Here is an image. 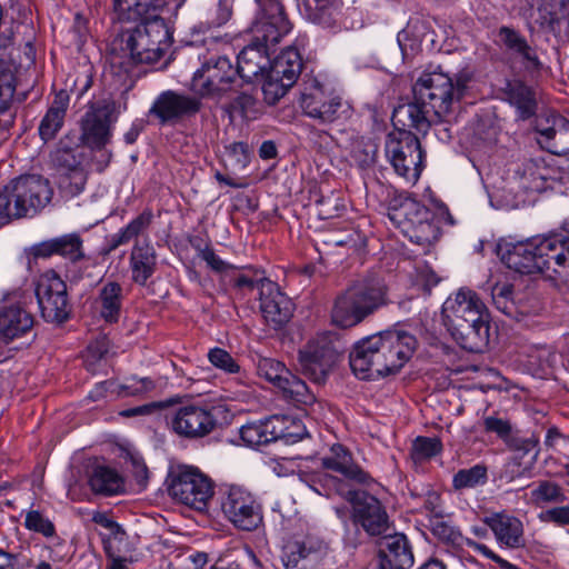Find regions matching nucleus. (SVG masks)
<instances>
[{"label":"nucleus","instance_id":"1","mask_svg":"<svg viewBox=\"0 0 569 569\" xmlns=\"http://www.w3.org/2000/svg\"><path fill=\"white\" fill-rule=\"evenodd\" d=\"M186 0H113L120 20L141 23L116 38L110 50V66L116 73H130L139 63L158 62L172 44L168 23Z\"/></svg>","mask_w":569,"mask_h":569},{"label":"nucleus","instance_id":"2","mask_svg":"<svg viewBox=\"0 0 569 569\" xmlns=\"http://www.w3.org/2000/svg\"><path fill=\"white\" fill-rule=\"evenodd\" d=\"M469 81L467 73H459L453 82L443 72H423L413 84V100L393 110V124L426 134L433 123L451 113Z\"/></svg>","mask_w":569,"mask_h":569},{"label":"nucleus","instance_id":"3","mask_svg":"<svg viewBox=\"0 0 569 569\" xmlns=\"http://www.w3.org/2000/svg\"><path fill=\"white\" fill-rule=\"evenodd\" d=\"M418 340L409 331L389 329L358 341L350 353V367L362 380L398 373L412 358Z\"/></svg>","mask_w":569,"mask_h":569},{"label":"nucleus","instance_id":"4","mask_svg":"<svg viewBox=\"0 0 569 569\" xmlns=\"http://www.w3.org/2000/svg\"><path fill=\"white\" fill-rule=\"evenodd\" d=\"M259 7L249 28L250 42L238 54L237 71L247 82L264 74L270 68V49L292 30L279 0H256Z\"/></svg>","mask_w":569,"mask_h":569},{"label":"nucleus","instance_id":"5","mask_svg":"<svg viewBox=\"0 0 569 569\" xmlns=\"http://www.w3.org/2000/svg\"><path fill=\"white\" fill-rule=\"evenodd\" d=\"M443 321L452 338L466 350L482 351L489 343V315L479 296L461 288L442 307Z\"/></svg>","mask_w":569,"mask_h":569},{"label":"nucleus","instance_id":"6","mask_svg":"<svg viewBox=\"0 0 569 569\" xmlns=\"http://www.w3.org/2000/svg\"><path fill=\"white\" fill-rule=\"evenodd\" d=\"M310 488L320 496H340L351 503L352 518L370 536L385 535L389 529V518L382 503L366 491L356 490L352 485L338 477L322 472L313 476Z\"/></svg>","mask_w":569,"mask_h":569},{"label":"nucleus","instance_id":"7","mask_svg":"<svg viewBox=\"0 0 569 569\" xmlns=\"http://www.w3.org/2000/svg\"><path fill=\"white\" fill-rule=\"evenodd\" d=\"M388 287L369 276L352 282L340 293L331 309V322L342 329L353 328L389 305Z\"/></svg>","mask_w":569,"mask_h":569},{"label":"nucleus","instance_id":"8","mask_svg":"<svg viewBox=\"0 0 569 569\" xmlns=\"http://www.w3.org/2000/svg\"><path fill=\"white\" fill-rule=\"evenodd\" d=\"M408 127L387 136L385 152L395 172L409 183H416L425 167V152L417 136Z\"/></svg>","mask_w":569,"mask_h":569},{"label":"nucleus","instance_id":"9","mask_svg":"<svg viewBox=\"0 0 569 569\" xmlns=\"http://www.w3.org/2000/svg\"><path fill=\"white\" fill-rule=\"evenodd\" d=\"M389 218L413 243L427 247L439 238V228L433 222L432 212L415 199L406 198L389 212Z\"/></svg>","mask_w":569,"mask_h":569},{"label":"nucleus","instance_id":"10","mask_svg":"<svg viewBox=\"0 0 569 569\" xmlns=\"http://www.w3.org/2000/svg\"><path fill=\"white\" fill-rule=\"evenodd\" d=\"M169 493L187 507L204 511L213 498L214 483L199 468L181 466L172 476Z\"/></svg>","mask_w":569,"mask_h":569},{"label":"nucleus","instance_id":"11","mask_svg":"<svg viewBox=\"0 0 569 569\" xmlns=\"http://www.w3.org/2000/svg\"><path fill=\"white\" fill-rule=\"evenodd\" d=\"M341 352L342 343L337 335L323 332L299 351V363L307 377L321 383L338 362Z\"/></svg>","mask_w":569,"mask_h":569},{"label":"nucleus","instance_id":"12","mask_svg":"<svg viewBox=\"0 0 569 569\" xmlns=\"http://www.w3.org/2000/svg\"><path fill=\"white\" fill-rule=\"evenodd\" d=\"M341 352L342 343L337 335L323 332L299 351V363L307 377L321 383L338 362Z\"/></svg>","mask_w":569,"mask_h":569},{"label":"nucleus","instance_id":"13","mask_svg":"<svg viewBox=\"0 0 569 569\" xmlns=\"http://www.w3.org/2000/svg\"><path fill=\"white\" fill-rule=\"evenodd\" d=\"M341 352L342 343L337 335L323 332L299 351V363L307 377L321 383L338 362Z\"/></svg>","mask_w":569,"mask_h":569},{"label":"nucleus","instance_id":"14","mask_svg":"<svg viewBox=\"0 0 569 569\" xmlns=\"http://www.w3.org/2000/svg\"><path fill=\"white\" fill-rule=\"evenodd\" d=\"M539 274L555 286H569V233L538 238Z\"/></svg>","mask_w":569,"mask_h":569},{"label":"nucleus","instance_id":"15","mask_svg":"<svg viewBox=\"0 0 569 569\" xmlns=\"http://www.w3.org/2000/svg\"><path fill=\"white\" fill-rule=\"evenodd\" d=\"M220 505L224 518L239 530H256L263 521L261 503L243 487L227 486Z\"/></svg>","mask_w":569,"mask_h":569},{"label":"nucleus","instance_id":"16","mask_svg":"<svg viewBox=\"0 0 569 569\" xmlns=\"http://www.w3.org/2000/svg\"><path fill=\"white\" fill-rule=\"evenodd\" d=\"M300 107L307 117L326 124L341 117L343 103L328 81L312 77L305 82Z\"/></svg>","mask_w":569,"mask_h":569},{"label":"nucleus","instance_id":"17","mask_svg":"<svg viewBox=\"0 0 569 569\" xmlns=\"http://www.w3.org/2000/svg\"><path fill=\"white\" fill-rule=\"evenodd\" d=\"M238 84V71L226 56L207 59L192 79L193 89L202 96H220Z\"/></svg>","mask_w":569,"mask_h":569},{"label":"nucleus","instance_id":"18","mask_svg":"<svg viewBox=\"0 0 569 569\" xmlns=\"http://www.w3.org/2000/svg\"><path fill=\"white\" fill-rule=\"evenodd\" d=\"M36 296L41 315L47 321L62 322L68 319L70 305L67 284L54 270H47L40 274Z\"/></svg>","mask_w":569,"mask_h":569},{"label":"nucleus","instance_id":"19","mask_svg":"<svg viewBox=\"0 0 569 569\" xmlns=\"http://www.w3.org/2000/svg\"><path fill=\"white\" fill-rule=\"evenodd\" d=\"M8 187L12 193L16 209H19L14 212L22 217L44 208L53 194L49 181L38 174L21 176Z\"/></svg>","mask_w":569,"mask_h":569},{"label":"nucleus","instance_id":"20","mask_svg":"<svg viewBox=\"0 0 569 569\" xmlns=\"http://www.w3.org/2000/svg\"><path fill=\"white\" fill-rule=\"evenodd\" d=\"M114 103L101 100L92 103L81 121V139L91 149L101 150L110 141Z\"/></svg>","mask_w":569,"mask_h":569},{"label":"nucleus","instance_id":"21","mask_svg":"<svg viewBox=\"0 0 569 569\" xmlns=\"http://www.w3.org/2000/svg\"><path fill=\"white\" fill-rule=\"evenodd\" d=\"M200 107L201 102L198 98L167 90L156 98L149 113L154 116L161 124L174 123L184 117L196 114Z\"/></svg>","mask_w":569,"mask_h":569},{"label":"nucleus","instance_id":"22","mask_svg":"<svg viewBox=\"0 0 569 569\" xmlns=\"http://www.w3.org/2000/svg\"><path fill=\"white\" fill-rule=\"evenodd\" d=\"M260 310L268 325L274 329L284 326L293 315L291 299L281 292L273 281H262L260 286Z\"/></svg>","mask_w":569,"mask_h":569},{"label":"nucleus","instance_id":"23","mask_svg":"<svg viewBox=\"0 0 569 569\" xmlns=\"http://www.w3.org/2000/svg\"><path fill=\"white\" fill-rule=\"evenodd\" d=\"M216 426L211 412L200 406H183L171 418L176 433L186 438H201L209 435Z\"/></svg>","mask_w":569,"mask_h":569},{"label":"nucleus","instance_id":"24","mask_svg":"<svg viewBox=\"0 0 569 569\" xmlns=\"http://www.w3.org/2000/svg\"><path fill=\"white\" fill-rule=\"evenodd\" d=\"M321 466L325 469L343 476V481L370 486L373 478L353 461L351 451L341 443H333L321 457Z\"/></svg>","mask_w":569,"mask_h":569},{"label":"nucleus","instance_id":"25","mask_svg":"<svg viewBox=\"0 0 569 569\" xmlns=\"http://www.w3.org/2000/svg\"><path fill=\"white\" fill-rule=\"evenodd\" d=\"M500 259L509 269L522 274H539L538 238L499 248Z\"/></svg>","mask_w":569,"mask_h":569},{"label":"nucleus","instance_id":"26","mask_svg":"<svg viewBox=\"0 0 569 569\" xmlns=\"http://www.w3.org/2000/svg\"><path fill=\"white\" fill-rule=\"evenodd\" d=\"M431 532L439 540L452 547L467 545L483 557L495 561L502 569H519L516 565L498 556L488 546L476 542L472 539L465 538L458 528L443 520L441 517L431 520Z\"/></svg>","mask_w":569,"mask_h":569},{"label":"nucleus","instance_id":"27","mask_svg":"<svg viewBox=\"0 0 569 569\" xmlns=\"http://www.w3.org/2000/svg\"><path fill=\"white\" fill-rule=\"evenodd\" d=\"M483 523L492 531L497 543L507 549L525 546L522 521L506 511L493 512L483 518Z\"/></svg>","mask_w":569,"mask_h":569},{"label":"nucleus","instance_id":"28","mask_svg":"<svg viewBox=\"0 0 569 569\" xmlns=\"http://www.w3.org/2000/svg\"><path fill=\"white\" fill-rule=\"evenodd\" d=\"M535 131L541 148L552 154L569 158V120L556 117L546 124L538 123Z\"/></svg>","mask_w":569,"mask_h":569},{"label":"nucleus","instance_id":"29","mask_svg":"<svg viewBox=\"0 0 569 569\" xmlns=\"http://www.w3.org/2000/svg\"><path fill=\"white\" fill-rule=\"evenodd\" d=\"M131 280L144 287L158 269V254L150 239L136 241L129 257Z\"/></svg>","mask_w":569,"mask_h":569},{"label":"nucleus","instance_id":"30","mask_svg":"<svg viewBox=\"0 0 569 569\" xmlns=\"http://www.w3.org/2000/svg\"><path fill=\"white\" fill-rule=\"evenodd\" d=\"M70 104V94L61 89L54 93L47 111L38 126V133L43 142L56 139L64 124V119Z\"/></svg>","mask_w":569,"mask_h":569},{"label":"nucleus","instance_id":"31","mask_svg":"<svg viewBox=\"0 0 569 569\" xmlns=\"http://www.w3.org/2000/svg\"><path fill=\"white\" fill-rule=\"evenodd\" d=\"M32 315L20 306H9L0 310V340L12 341L28 333L33 327Z\"/></svg>","mask_w":569,"mask_h":569},{"label":"nucleus","instance_id":"32","mask_svg":"<svg viewBox=\"0 0 569 569\" xmlns=\"http://www.w3.org/2000/svg\"><path fill=\"white\" fill-rule=\"evenodd\" d=\"M536 13L540 29L560 33L562 24L569 26V0H537Z\"/></svg>","mask_w":569,"mask_h":569},{"label":"nucleus","instance_id":"33","mask_svg":"<svg viewBox=\"0 0 569 569\" xmlns=\"http://www.w3.org/2000/svg\"><path fill=\"white\" fill-rule=\"evenodd\" d=\"M499 42L507 50L521 59L527 69L540 70L542 63L538 57L536 48L531 47L527 39L516 29L502 26L498 30Z\"/></svg>","mask_w":569,"mask_h":569},{"label":"nucleus","instance_id":"34","mask_svg":"<svg viewBox=\"0 0 569 569\" xmlns=\"http://www.w3.org/2000/svg\"><path fill=\"white\" fill-rule=\"evenodd\" d=\"M505 94L509 104L516 109L517 119L526 121L536 116L538 100L532 87L520 80L509 81Z\"/></svg>","mask_w":569,"mask_h":569},{"label":"nucleus","instance_id":"35","mask_svg":"<svg viewBox=\"0 0 569 569\" xmlns=\"http://www.w3.org/2000/svg\"><path fill=\"white\" fill-rule=\"evenodd\" d=\"M123 300L122 286L117 281H107L100 287L94 305L106 322L117 323L120 319Z\"/></svg>","mask_w":569,"mask_h":569},{"label":"nucleus","instance_id":"36","mask_svg":"<svg viewBox=\"0 0 569 569\" xmlns=\"http://www.w3.org/2000/svg\"><path fill=\"white\" fill-rule=\"evenodd\" d=\"M415 558L405 535H395L387 539L386 548L381 551V569H410Z\"/></svg>","mask_w":569,"mask_h":569},{"label":"nucleus","instance_id":"37","mask_svg":"<svg viewBox=\"0 0 569 569\" xmlns=\"http://www.w3.org/2000/svg\"><path fill=\"white\" fill-rule=\"evenodd\" d=\"M278 417H269L259 421H250L239 429L242 442L251 448L267 445L282 436V430L277 428Z\"/></svg>","mask_w":569,"mask_h":569},{"label":"nucleus","instance_id":"38","mask_svg":"<svg viewBox=\"0 0 569 569\" xmlns=\"http://www.w3.org/2000/svg\"><path fill=\"white\" fill-rule=\"evenodd\" d=\"M300 12L310 21L331 28L340 14V0H298Z\"/></svg>","mask_w":569,"mask_h":569},{"label":"nucleus","instance_id":"39","mask_svg":"<svg viewBox=\"0 0 569 569\" xmlns=\"http://www.w3.org/2000/svg\"><path fill=\"white\" fill-rule=\"evenodd\" d=\"M326 549L327 545L322 540L307 536L302 540L288 541L283 546L281 560L286 568H296L301 560Z\"/></svg>","mask_w":569,"mask_h":569},{"label":"nucleus","instance_id":"40","mask_svg":"<svg viewBox=\"0 0 569 569\" xmlns=\"http://www.w3.org/2000/svg\"><path fill=\"white\" fill-rule=\"evenodd\" d=\"M153 214L150 210L142 211L127 226L111 234L107 240L106 253L114 251L120 246L129 243L132 239L143 234L152 222Z\"/></svg>","mask_w":569,"mask_h":569},{"label":"nucleus","instance_id":"41","mask_svg":"<svg viewBox=\"0 0 569 569\" xmlns=\"http://www.w3.org/2000/svg\"><path fill=\"white\" fill-rule=\"evenodd\" d=\"M302 57L297 48L288 47L272 62L270 68L277 77L284 78L288 83H296L302 71Z\"/></svg>","mask_w":569,"mask_h":569},{"label":"nucleus","instance_id":"42","mask_svg":"<svg viewBox=\"0 0 569 569\" xmlns=\"http://www.w3.org/2000/svg\"><path fill=\"white\" fill-rule=\"evenodd\" d=\"M351 161L360 169H367L375 164L378 154V144L370 138L350 136L349 144L345 147Z\"/></svg>","mask_w":569,"mask_h":569},{"label":"nucleus","instance_id":"43","mask_svg":"<svg viewBox=\"0 0 569 569\" xmlns=\"http://www.w3.org/2000/svg\"><path fill=\"white\" fill-rule=\"evenodd\" d=\"M89 485L97 493L112 496L121 491L123 481L114 469L97 466L89 477Z\"/></svg>","mask_w":569,"mask_h":569},{"label":"nucleus","instance_id":"44","mask_svg":"<svg viewBox=\"0 0 569 569\" xmlns=\"http://www.w3.org/2000/svg\"><path fill=\"white\" fill-rule=\"evenodd\" d=\"M277 387L282 390L286 397L297 403L308 406L316 401L315 395L309 390L306 382L288 369Z\"/></svg>","mask_w":569,"mask_h":569},{"label":"nucleus","instance_id":"45","mask_svg":"<svg viewBox=\"0 0 569 569\" xmlns=\"http://www.w3.org/2000/svg\"><path fill=\"white\" fill-rule=\"evenodd\" d=\"M550 169L547 168L543 161L530 160L525 164L523 173L521 177L522 187L531 192H541L547 188L549 180Z\"/></svg>","mask_w":569,"mask_h":569},{"label":"nucleus","instance_id":"46","mask_svg":"<svg viewBox=\"0 0 569 569\" xmlns=\"http://www.w3.org/2000/svg\"><path fill=\"white\" fill-rule=\"evenodd\" d=\"M536 442L531 440L526 441V448H528L530 445H535ZM526 451L523 452H516L505 465L500 473V478L506 480V482H512L516 479L520 478H528L531 476V470L533 467L535 458L531 459L529 462H523L522 458L526 455Z\"/></svg>","mask_w":569,"mask_h":569},{"label":"nucleus","instance_id":"47","mask_svg":"<svg viewBox=\"0 0 569 569\" xmlns=\"http://www.w3.org/2000/svg\"><path fill=\"white\" fill-rule=\"evenodd\" d=\"M441 450L442 445L438 438L418 437L412 442L410 458L416 466H420L439 455Z\"/></svg>","mask_w":569,"mask_h":569},{"label":"nucleus","instance_id":"48","mask_svg":"<svg viewBox=\"0 0 569 569\" xmlns=\"http://www.w3.org/2000/svg\"><path fill=\"white\" fill-rule=\"evenodd\" d=\"M487 468L476 465L468 469H460L452 478V487L456 490L471 489L487 482Z\"/></svg>","mask_w":569,"mask_h":569},{"label":"nucleus","instance_id":"49","mask_svg":"<svg viewBox=\"0 0 569 569\" xmlns=\"http://www.w3.org/2000/svg\"><path fill=\"white\" fill-rule=\"evenodd\" d=\"M293 84L288 83L284 78L277 77L272 71L268 70L262 83L264 101L269 104H274Z\"/></svg>","mask_w":569,"mask_h":569},{"label":"nucleus","instance_id":"50","mask_svg":"<svg viewBox=\"0 0 569 569\" xmlns=\"http://www.w3.org/2000/svg\"><path fill=\"white\" fill-rule=\"evenodd\" d=\"M232 0H219L217 8V17L212 22H199L191 29L192 37H200L210 33L212 26L220 27L227 23L232 16Z\"/></svg>","mask_w":569,"mask_h":569},{"label":"nucleus","instance_id":"51","mask_svg":"<svg viewBox=\"0 0 569 569\" xmlns=\"http://www.w3.org/2000/svg\"><path fill=\"white\" fill-rule=\"evenodd\" d=\"M58 254L76 262L84 258L82 240L76 233L64 234L56 238Z\"/></svg>","mask_w":569,"mask_h":569},{"label":"nucleus","instance_id":"52","mask_svg":"<svg viewBox=\"0 0 569 569\" xmlns=\"http://www.w3.org/2000/svg\"><path fill=\"white\" fill-rule=\"evenodd\" d=\"M230 281L234 289L240 291H252L254 288L260 290L262 281L270 280L262 277V274L257 270L248 269L247 272H234Z\"/></svg>","mask_w":569,"mask_h":569},{"label":"nucleus","instance_id":"53","mask_svg":"<svg viewBox=\"0 0 569 569\" xmlns=\"http://www.w3.org/2000/svg\"><path fill=\"white\" fill-rule=\"evenodd\" d=\"M16 78L11 72L0 73V113L11 109L14 103Z\"/></svg>","mask_w":569,"mask_h":569},{"label":"nucleus","instance_id":"54","mask_svg":"<svg viewBox=\"0 0 569 569\" xmlns=\"http://www.w3.org/2000/svg\"><path fill=\"white\" fill-rule=\"evenodd\" d=\"M24 526L27 529L41 533L47 538L56 535L52 521L42 516L38 510H31L26 515Z\"/></svg>","mask_w":569,"mask_h":569},{"label":"nucleus","instance_id":"55","mask_svg":"<svg viewBox=\"0 0 569 569\" xmlns=\"http://www.w3.org/2000/svg\"><path fill=\"white\" fill-rule=\"evenodd\" d=\"M208 359L212 366L227 373H238L240 371L238 362L227 350L222 348L216 347L210 349L208 352Z\"/></svg>","mask_w":569,"mask_h":569},{"label":"nucleus","instance_id":"56","mask_svg":"<svg viewBox=\"0 0 569 569\" xmlns=\"http://www.w3.org/2000/svg\"><path fill=\"white\" fill-rule=\"evenodd\" d=\"M562 499L563 495L561 488L550 481H541L538 487L531 491V500L537 505L560 501Z\"/></svg>","mask_w":569,"mask_h":569},{"label":"nucleus","instance_id":"57","mask_svg":"<svg viewBox=\"0 0 569 569\" xmlns=\"http://www.w3.org/2000/svg\"><path fill=\"white\" fill-rule=\"evenodd\" d=\"M110 342L106 336L100 335L87 348L86 365L88 370L94 371L96 363L109 351Z\"/></svg>","mask_w":569,"mask_h":569},{"label":"nucleus","instance_id":"58","mask_svg":"<svg viewBox=\"0 0 569 569\" xmlns=\"http://www.w3.org/2000/svg\"><path fill=\"white\" fill-rule=\"evenodd\" d=\"M287 368L283 363L271 358H262L258 362V373L266 380L277 386L286 373Z\"/></svg>","mask_w":569,"mask_h":569},{"label":"nucleus","instance_id":"59","mask_svg":"<svg viewBox=\"0 0 569 569\" xmlns=\"http://www.w3.org/2000/svg\"><path fill=\"white\" fill-rule=\"evenodd\" d=\"M419 20H410L406 28L398 32L397 42L401 49L402 54H407L409 50L418 49L421 39L416 34Z\"/></svg>","mask_w":569,"mask_h":569},{"label":"nucleus","instance_id":"60","mask_svg":"<svg viewBox=\"0 0 569 569\" xmlns=\"http://www.w3.org/2000/svg\"><path fill=\"white\" fill-rule=\"evenodd\" d=\"M52 162L57 168L63 170L66 174L82 167L81 160L71 149H58L52 154Z\"/></svg>","mask_w":569,"mask_h":569},{"label":"nucleus","instance_id":"61","mask_svg":"<svg viewBox=\"0 0 569 569\" xmlns=\"http://www.w3.org/2000/svg\"><path fill=\"white\" fill-rule=\"evenodd\" d=\"M16 203L13 202L12 193L7 186L3 191L0 192V227L9 223L13 218H22L21 214H16Z\"/></svg>","mask_w":569,"mask_h":569},{"label":"nucleus","instance_id":"62","mask_svg":"<svg viewBox=\"0 0 569 569\" xmlns=\"http://www.w3.org/2000/svg\"><path fill=\"white\" fill-rule=\"evenodd\" d=\"M156 389V382L151 378L129 379L121 386L123 396H141L150 393Z\"/></svg>","mask_w":569,"mask_h":569},{"label":"nucleus","instance_id":"63","mask_svg":"<svg viewBox=\"0 0 569 569\" xmlns=\"http://www.w3.org/2000/svg\"><path fill=\"white\" fill-rule=\"evenodd\" d=\"M92 521L110 531V536L118 541H122L126 537V531L122 527L113 521L107 513L97 512L92 517Z\"/></svg>","mask_w":569,"mask_h":569},{"label":"nucleus","instance_id":"64","mask_svg":"<svg viewBox=\"0 0 569 569\" xmlns=\"http://www.w3.org/2000/svg\"><path fill=\"white\" fill-rule=\"evenodd\" d=\"M87 182V172L83 167H80L66 174L63 183L69 188L70 193L79 194L83 191Z\"/></svg>","mask_w":569,"mask_h":569}]
</instances>
